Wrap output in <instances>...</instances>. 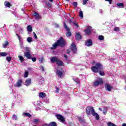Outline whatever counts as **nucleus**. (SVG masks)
Here are the masks:
<instances>
[{
    "label": "nucleus",
    "mask_w": 126,
    "mask_h": 126,
    "mask_svg": "<svg viewBox=\"0 0 126 126\" xmlns=\"http://www.w3.org/2000/svg\"><path fill=\"white\" fill-rule=\"evenodd\" d=\"M103 69V66L100 63H97L95 66L91 67V70L93 72L96 73L99 71L100 75L103 76L105 75L104 72L101 71Z\"/></svg>",
    "instance_id": "obj_1"
},
{
    "label": "nucleus",
    "mask_w": 126,
    "mask_h": 126,
    "mask_svg": "<svg viewBox=\"0 0 126 126\" xmlns=\"http://www.w3.org/2000/svg\"><path fill=\"white\" fill-rule=\"evenodd\" d=\"M86 112L89 116H90L91 114L92 116H94V117H95L96 120H99L100 118L99 117V115H98L97 113L95 112V109H94L92 106H88L86 108Z\"/></svg>",
    "instance_id": "obj_2"
},
{
    "label": "nucleus",
    "mask_w": 126,
    "mask_h": 126,
    "mask_svg": "<svg viewBox=\"0 0 126 126\" xmlns=\"http://www.w3.org/2000/svg\"><path fill=\"white\" fill-rule=\"evenodd\" d=\"M55 72L57 75H58L59 77H60V78H62L63 77V69L61 67H57L56 69V71H55Z\"/></svg>",
    "instance_id": "obj_3"
},
{
    "label": "nucleus",
    "mask_w": 126,
    "mask_h": 126,
    "mask_svg": "<svg viewBox=\"0 0 126 126\" xmlns=\"http://www.w3.org/2000/svg\"><path fill=\"white\" fill-rule=\"evenodd\" d=\"M100 84H103V79L101 78H97L95 81L94 82V86H98Z\"/></svg>",
    "instance_id": "obj_4"
},
{
    "label": "nucleus",
    "mask_w": 126,
    "mask_h": 126,
    "mask_svg": "<svg viewBox=\"0 0 126 126\" xmlns=\"http://www.w3.org/2000/svg\"><path fill=\"white\" fill-rule=\"evenodd\" d=\"M57 42L58 44V46H60V47H63V46L65 45V42L63 37L60 38Z\"/></svg>",
    "instance_id": "obj_5"
},
{
    "label": "nucleus",
    "mask_w": 126,
    "mask_h": 126,
    "mask_svg": "<svg viewBox=\"0 0 126 126\" xmlns=\"http://www.w3.org/2000/svg\"><path fill=\"white\" fill-rule=\"evenodd\" d=\"M63 24L65 29H66V31H67V32L66 33V37H70V36H71V32H69V28L67 27L65 22H64Z\"/></svg>",
    "instance_id": "obj_6"
},
{
    "label": "nucleus",
    "mask_w": 126,
    "mask_h": 126,
    "mask_svg": "<svg viewBox=\"0 0 126 126\" xmlns=\"http://www.w3.org/2000/svg\"><path fill=\"white\" fill-rule=\"evenodd\" d=\"M85 45L87 47H91L93 45V42H92V40L91 39H87L85 42Z\"/></svg>",
    "instance_id": "obj_7"
},
{
    "label": "nucleus",
    "mask_w": 126,
    "mask_h": 126,
    "mask_svg": "<svg viewBox=\"0 0 126 126\" xmlns=\"http://www.w3.org/2000/svg\"><path fill=\"white\" fill-rule=\"evenodd\" d=\"M105 87L107 91L111 92L112 91V89H113V87L111 86V85L109 84H105Z\"/></svg>",
    "instance_id": "obj_8"
},
{
    "label": "nucleus",
    "mask_w": 126,
    "mask_h": 126,
    "mask_svg": "<svg viewBox=\"0 0 126 126\" xmlns=\"http://www.w3.org/2000/svg\"><path fill=\"white\" fill-rule=\"evenodd\" d=\"M56 117L57 118L58 120H60L61 121V122H62V123H63V124H64V118H63V116L60 115V114H58L56 115Z\"/></svg>",
    "instance_id": "obj_9"
},
{
    "label": "nucleus",
    "mask_w": 126,
    "mask_h": 126,
    "mask_svg": "<svg viewBox=\"0 0 126 126\" xmlns=\"http://www.w3.org/2000/svg\"><path fill=\"white\" fill-rule=\"evenodd\" d=\"M92 30V28L91 27H89L87 29L85 30V33L86 35H90L91 33Z\"/></svg>",
    "instance_id": "obj_10"
},
{
    "label": "nucleus",
    "mask_w": 126,
    "mask_h": 126,
    "mask_svg": "<svg viewBox=\"0 0 126 126\" xmlns=\"http://www.w3.org/2000/svg\"><path fill=\"white\" fill-rule=\"evenodd\" d=\"M71 49L73 53H76L77 48L74 43H72L71 45Z\"/></svg>",
    "instance_id": "obj_11"
},
{
    "label": "nucleus",
    "mask_w": 126,
    "mask_h": 126,
    "mask_svg": "<svg viewBox=\"0 0 126 126\" xmlns=\"http://www.w3.org/2000/svg\"><path fill=\"white\" fill-rule=\"evenodd\" d=\"M22 85V80H18L16 84L14 85L15 87H21Z\"/></svg>",
    "instance_id": "obj_12"
},
{
    "label": "nucleus",
    "mask_w": 126,
    "mask_h": 126,
    "mask_svg": "<svg viewBox=\"0 0 126 126\" xmlns=\"http://www.w3.org/2000/svg\"><path fill=\"white\" fill-rule=\"evenodd\" d=\"M33 16H35V19L36 20L41 19V16L39 15V14L36 12L33 13Z\"/></svg>",
    "instance_id": "obj_13"
},
{
    "label": "nucleus",
    "mask_w": 126,
    "mask_h": 126,
    "mask_svg": "<svg viewBox=\"0 0 126 126\" xmlns=\"http://www.w3.org/2000/svg\"><path fill=\"white\" fill-rule=\"evenodd\" d=\"M24 56L28 59V60H30V59H31V54L28 52L24 53Z\"/></svg>",
    "instance_id": "obj_14"
},
{
    "label": "nucleus",
    "mask_w": 126,
    "mask_h": 126,
    "mask_svg": "<svg viewBox=\"0 0 126 126\" xmlns=\"http://www.w3.org/2000/svg\"><path fill=\"white\" fill-rule=\"evenodd\" d=\"M59 61V59L56 57H53L51 58V63H57Z\"/></svg>",
    "instance_id": "obj_15"
},
{
    "label": "nucleus",
    "mask_w": 126,
    "mask_h": 126,
    "mask_svg": "<svg viewBox=\"0 0 126 126\" xmlns=\"http://www.w3.org/2000/svg\"><path fill=\"white\" fill-rule=\"evenodd\" d=\"M22 116L23 117H28V118H31L32 117V115L29 113H24L22 114Z\"/></svg>",
    "instance_id": "obj_16"
},
{
    "label": "nucleus",
    "mask_w": 126,
    "mask_h": 126,
    "mask_svg": "<svg viewBox=\"0 0 126 126\" xmlns=\"http://www.w3.org/2000/svg\"><path fill=\"white\" fill-rule=\"evenodd\" d=\"M76 40H80L81 39V35H80V33H76L75 36Z\"/></svg>",
    "instance_id": "obj_17"
},
{
    "label": "nucleus",
    "mask_w": 126,
    "mask_h": 126,
    "mask_svg": "<svg viewBox=\"0 0 126 126\" xmlns=\"http://www.w3.org/2000/svg\"><path fill=\"white\" fill-rule=\"evenodd\" d=\"M31 84V79H28L26 80V86H28V85H30Z\"/></svg>",
    "instance_id": "obj_18"
},
{
    "label": "nucleus",
    "mask_w": 126,
    "mask_h": 126,
    "mask_svg": "<svg viewBox=\"0 0 126 126\" xmlns=\"http://www.w3.org/2000/svg\"><path fill=\"white\" fill-rule=\"evenodd\" d=\"M58 46H59V44H58V42H56L54 44H53V47H51L50 49L51 50H53L54 49H56Z\"/></svg>",
    "instance_id": "obj_19"
},
{
    "label": "nucleus",
    "mask_w": 126,
    "mask_h": 126,
    "mask_svg": "<svg viewBox=\"0 0 126 126\" xmlns=\"http://www.w3.org/2000/svg\"><path fill=\"white\" fill-rule=\"evenodd\" d=\"M39 97H40V98H44V97H46V94L43 92H41L39 93Z\"/></svg>",
    "instance_id": "obj_20"
},
{
    "label": "nucleus",
    "mask_w": 126,
    "mask_h": 126,
    "mask_svg": "<svg viewBox=\"0 0 126 126\" xmlns=\"http://www.w3.org/2000/svg\"><path fill=\"white\" fill-rule=\"evenodd\" d=\"M56 63L58 65H59V66H62V65H63V62L59 60V59Z\"/></svg>",
    "instance_id": "obj_21"
},
{
    "label": "nucleus",
    "mask_w": 126,
    "mask_h": 126,
    "mask_svg": "<svg viewBox=\"0 0 126 126\" xmlns=\"http://www.w3.org/2000/svg\"><path fill=\"white\" fill-rule=\"evenodd\" d=\"M4 5L7 7H10V6H11V4H10V3H9L8 1H5Z\"/></svg>",
    "instance_id": "obj_22"
},
{
    "label": "nucleus",
    "mask_w": 126,
    "mask_h": 126,
    "mask_svg": "<svg viewBox=\"0 0 126 126\" xmlns=\"http://www.w3.org/2000/svg\"><path fill=\"white\" fill-rule=\"evenodd\" d=\"M33 122L35 125H38V123H40V119H35L33 120Z\"/></svg>",
    "instance_id": "obj_23"
},
{
    "label": "nucleus",
    "mask_w": 126,
    "mask_h": 126,
    "mask_svg": "<svg viewBox=\"0 0 126 126\" xmlns=\"http://www.w3.org/2000/svg\"><path fill=\"white\" fill-rule=\"evenodd\" d=\"M78 119H79V121L80 123H81V124L82 125L85 124V120H84V119H83L81 118H79Z\"/></svg>",
    "instance_id": "obj_24"
},
{
    "label": "nucleus",
    "mask_w": 126,
    "mask_h": 126,
    "mask_svg": "<svg viewBox=\"0 0 126 126\" xmlns=\"http://www.w3.org/2000/svg\"><path fill=\"white\" fill-rule=\"evenodd\" d=\"M78 119H79V121L80 123H81V124L82 125L85 124V120H84V119H83L81 118H79Z\"/></svg>",
    "instance_id": "obj_25"
},
{
    "label": "nucleus",
    "mask_w": 126,
    "mask_h": 126,
    "mask_svg": "<svg viewBox=\"0 0 126 126\" xmlns=\"http://www.w3.org/2000/svg\"><path fill=\"white\" fill-rule=\"evenodd\" d=\"M16 35L19 39V43L23 42V38H22V37L19 36V35H18V34H16Z\"/></svg>",
    "instance_id": "obj_26"
},
{
    "label": "nucleus",
    "mask_w": 126,
    "mask_h": 126,
    "mask_svg": "<svg viewBox=\"0 0 126 126\" xmlns=\"http://www.w3.org/2000/svg\"><path fill=\"white\" fill-rule=\"evenodd\" d=\"M117 6L118 7H123L124 6V3H120V2H118L117 3Z\"/></svg>",
    "instance_id": "obj_27"
},
{
    "label": "nucleus",
    "mask_w": 126,
    "mask_h": 126,
    "mask_svg": "<svg viewBox=\"0 0 126 126\" xmlns=\"http://www.w3.org/2000/svg\"><path fill=\"white\" fill-rule=\"evenodd\" d=\"M27 29L29 32H32V27L30 25H29L27 27Z\"/></svg>",
    "instance_id": "obj_28"
},
{
    "label": "nucleus",
    "mask_w": 126,
    "mask_h": 126,
    "mask_svg": "<svg viewBox=\"0 0 126 126\" xmlns=\"http://www.w3.org/2000/svg\"><path fill=\"white\" fill-rule=\"evenodd\" d=\"M7 54L5 52H1L0 53V57H5L6 56Z\"/></svg>",
    "instance_id": "obj_29"
},
{
    "label": "nucleus",
    "mask_w": 126,
    "mask_h": 126,
    "mask_svg": "<svg viewBox=\"0 0 126 126\" xmlns=\"http://www.w3.org/2000/svg\"><path fill=\"white\" fill-rule=\"evenodd\" d=\"M27 41L28 43H31L32 42H33V41H32V37H28Z\"/></svg>",
    "instance_id": "obj_30"
},
{
    "label": "nucleus",
    "mask_w": 126,
    "mask_h": 126,
    "mask_svg": "<svg viewBox=\"0 0 126 126\" xmlns=\"http://www.w3.org/2000/svg\"><path fill=\"white\" fill-rule=\"evenodd\" d=\"M19 60H20V62L21 63H23V61L24 60V58H23V57L22 56H18Z\"/></svg>",
    "instance_id": "obj_31"
},
{
    "label": "nucleus",
    "mask_w": 126,
    "mask_h": 126,
    "mask_svg": "<svg viewBox=\"0 0 126 126\" xmlns=\"http://www.w3.org/2000/svg\"><path fill=\"white\" fill-rule=\"evenodd\" d=\"M108 126H116V125H115L114 123H112L111 122H109L107 123Z\"/></svg>",
    "instance_id": "obj_32"
},
{
    "label": "nucleus",
    "mask_w": 126,
    "mask_h": 126,
    "mask_svg": "<svg viewBox=\"0 0 126 126\" xmlns=\"http://www.w3.org/2000/svg\"><path fill=\"white\" fill-rule=\"evenodd\" d=\"M79 16H80L81 18H83V12H82V11H80L79 12Z\"/></svg>",
    "instance_id": "obj_33"
},
{
    "label": "nucleus",
    "mask_w": 126,
    "mask_h": 126,
    "mask_svg": "<svg viewBox=\"0 0 126 126\" xmlns=\"http://www.w3.org/2000/svg\"><path fill=\"white\" fill-rule=\"evenodd\" d=\"M8 45V42L7 41H6L5 43H3V47L4 48H6V46Z\"/></svg>",
    "instance_id": "obj_34"
},
{
    "label": "nucleus",
    "mask_w": 126,
    "mask_h": 126,
    "mask_svg": "<svg viewBox=\"0 0 126 126\" xmlns=\"http://www.w3.org/2000/svg\"><path fill=\"white\" fill-rule=\"evenodd\" d=\"M49 126H57V124L55 122H51L49 124Z\"/></svg>",
    "instance_id": "obj_35"
},
{
    "label": "nucleus",
    "mask_w": 126,
    "mask_h": 126,
    "mask_svg": "<svg viewBox=\"0 0 126 126\" xmlns=\"http://www.w3.org/2000/svg\"><path fill=\"white\" fill-rule=\"evenodd\" d=\"M98 40H100V41H102V40H104V36L99 35L98 36Z\"/></svg>",
    "instance_id": "obj_36"
},
{
    "label": "nucleus",
    "mask_w": 126,
    "mask_h": 126,
    "mask_svg": "<svg viewBox=\"0 0 126 126\" xmlns=\"http://www.w3.org/2000/svg\"><path fill=\"white\" fill-rule=\"evenodd\" d=\"M73 80H74L75 82H76V83H79V80L77 78H73Z\"/></svg>",
    "instance_id": "obj_37"
},
{
    "label": "nucleus",
    "mask_w": 126,
    "mask_h": 126,
    "mask_svg": "<svg viewBox=\"0 0 126 126\" xmlns=\"http://www.w3.org/2000/svg\"><path fill=\"white\" fill-rule=\"evenodd\" d=\"M6 61L9 63L11 61V57H7L6 58Z\"/></svg>",
    "instance_id": "obj_38"
},
{
    "label": "nucleus",
    "mask_w": 126,
    "mask_h": 126,
    "mask_svg": "<svg viewBox=\"0 0 126 126\" xmlns=\"http://www.w3.org/2000/svg\"><path fill=\"white\" fill-rule=\"evenodd\" d=\"M73 25L75 26L76 28H78V24L76 22H72Z\"/></svg>",
    "instance_id": "obj_39"
},
{
    "label": "nucleus",
    "mask_w": 126,
    "mask_h": 126,
    "mask_svg": "<svg viewBox=\"0 0 126 126\" xmlns=\"http://www.w3.org/2000/svg\"><path fill=\"white\" fill-rule=\"evenodd\" d=\"M29 74V73L28 72V71H26L24 74V77H28Z\"/></svg>",
    "instance_id": "obj_40"
},
{
    "label": "nucleus",
    "mask_w": 126,
    "mask_h": 126,
    "mask_svg": "<svg viewBox=\"0 0 126 126\" xmlns=\"http://www.w3.org/2000/svg\"><path fill=\"white\" fill-rule=\"evenodd\" d=\"M19 44L21 49H23V48H24V46H23V42H19Z\"/></svg>",
    "instance_id": "obj_41"
},
{
    "label": "nucleus",
    "mask_w": 126,
    "mask_h": 126,
    "mask_svg": "<svg viewBox=\"0 0 126 126\" xmlns=\"http://www.w3.org/2000/svg\"><path fill=\"white\" fill-rule=\"evenodd\" d=\"M102 112H103V114L104 115H106L107 114V109H104L103 110H102Z\"/></svg>",
    "instance_id": "obj_42"
},
{
    "label": "nucleus",
    "mask_w": 126,
    "mask_h": 126,
    "mask_svg": "<svg viewBox=\"0 0 126 126\" xmlns=\"http://www.w3.org/2000/svg\"><path fill=\"white\" fill-rule=\"evenodd\" d=\"M87 1H88V0H83V5H85V4H86V3H87Z\"/></svg>",
    "instance_id": "obj_43"
},
{
    "label": "nucleus",
    "mask_w": 126,
    "mask_h": 126,
    "mask_svg": "<svg viewBox=\"0 0 126 126\" xmlns=\"http://www.w3.org/2000/svg\"><path fill=\"white\" fill-rule=\"evenodd\" d=\"M114 31H116L117 32H118V31H120V28L118 27H115L114 28Z\"/></svg>",
    "instance_id": "obj_44"
},
{
    "label": "nucleus",
    "mask_w": 126,
    "mask_h": 126,
    "mask_svg": "<svg viewBox=\"0 0 126 126\" xmlns=\"http://www.w3.org/2000/svg\"><path fill=\"white\" fill-rule=\"evenodd\" d=\"M33 36H34L35 39H36V40H37V39H38V37H37V35L36 34L35 32H33Z\"/></svg>",
    "instance_id": "obj_45"
},
{
    "label": "nucleus",
    "mask_w": 126,
    "mask_h": 126,
    "mask_svg": "<svg viewBox=\"0 0 126 126\" xmlns=\"http://www.w3.org/2000/svg\"><path fill=\"white\" fill-rule=\"evenodd\" d=\"M25 50L27 51V52H29V51H30V48H28V47H26L25 48Z\"/></svg>",
    "instance_id": "obj_46"
},
{
    "label": "nucleus",
    "mask_w": 126,
    "mask_h": 126,
    "mask_svg": "<svg viewBox=\"0 0 126 126\" xmlns=\"http://www.w3.org/2000/svg\"><path fill=\"white\" fill-rule=\"evenodd\" d=\"M13 119L14 120H17V116H16V115H14L13 116Z\"/></svg>",
    "instance_id": "obj_47"
},
{
    "label": "nucleus",
    "mask_w": 126,
    "mask_h": 126,
    "mask_svg": "<svg viewBox=\"0 0 126 126\" xmlns=\"http://www.w3.org/2000/svg\"><path fill=\"white\" fill-rule=\"evenodd\" d=\"M73 5H74V6H75V7L77 6V2H74L73 3Z\"/></svg>",
    "instance_id": "obj_48"
},
{
    "label": "nucleus",
    "mask_w": 126,
    "mask_h": 126,
    "mask_svg": "<svg viewBox=\"0 0 126 126\" xmlns=\"http://www.w3.org/2000/svg\"><path fill=\"white\" fill-rule=\"evenodd\" d=\"M113 0H105L106 1H108L110 4H112V1Z\"/></svg>",
    "instance_id": "obj_49"
},
{
    "label": "nucleus",
    "mask_w": 126,
    "mask_h": 126,
    "mask_svg": "<svg viewBox=\"0 0 126 126\" xmlns=\"http://www.w3.org/2000/svg\"><path fill=\"white\" fill-rule=\"evenodd\" d=\"M60 91V89H59V88L56 87V92L57 93H59V92Z\"/></svg>",
    "instance_id": "obj_50"
},
{
    "label": "nucleus",
    "mask_w": 126,
    "mask_h": 126,
    "mask_svg": "<svg viewBox=\"0 0 126 126\" xmlns=\"http://www.w3.org/2000/svg\"><path fill=\"white\" fill-rule=\"evenodd\" d=\"M40 69H41V70L42 71H44V70H45V69H44V66H41L40 67Z\"/></svg>",
    "instance_id": "obj_51"
},
{
    "label": "nucleus",
    "mask_w": 126,
    "mask_h": 126,
    "mask_svg": "<svg viewBox=\"0 0 126 126\" xmlns=\"http://www.w3.org/2000/svg\"><path fill=\"white\" fill-rule=\"evenodd\" d=\"M44 61V58L43 57H41L40 58V60H39L40 63H42Z\"/></svg>",
    "instance_id": "obj_52"
},
{
    "label": "nucleus",
    "mask_w": 126,
    "mask_h": 126,
    "mask_svg": "<svg viewBox=\"0 0 126 126\" xmlns=\"http://www.w3.org/2000/svg\"><path fill=\"white\" fill-rule=\"evenodd\" d=\"M20 33L22 34L23 33V29L21 28L20 31Z\"/></svg>",
    "instance_id": "obj_53"
},
{
    "label": "nucleus",
    "mask_w": 126,
    "mask_h": 126,
    "mask_svg": "<svg viewBox=\"0 0 126 126\" xmlns=\"http://www.w3.org/2000/svg\"><path fill=\"white\" fill-rule=\"evenodd\" d=\"M32 60L33 62H36V58L35 57L32 58Z\"/></svg>",
    "instance_id": "obj_54"
},
{
    "label": "nucleus",
    "mask_w": 126,
    "mask_h": 126,
    "mask_svg": "<svg viewBox=\"0 0 126 126\" xmlns=\"http://www.w3.org/2000/svg\"><path fill=\"white\" fill-rule=\"evenodd\" d=\"M99 13L102 14V13H103V10L102 9H100L99 10Z\"/></svg>",
    "instance_id": "obj_55"
},
{
    "label": "nucleus",
    "mask_w": 126,
    "mask_h": 126,
    "mask_svg": "<svg viewBox=\"0 0 126 126\" xmlns=\"http://www.w3.org/2000/svg\"><path fill=\"white\" fill-rule=\"evenodd\" d=\"M64 58H65V59H67V56H66V55H64Z\"/></svg>",
    "instance_id": "obj_56"
},
{
    "label": "nucleus",
    "mask_w": 126,
    "mask_h": 126,
    "mask_svg": "<svg viewBox=\"0 0 126 126\" xmlns=\"http://www.w3.org/2000/svg\"><path fill=\"white\" fill-rule=\"evenodd\" d=\"M43 126H50V125H48V124H45V125H44Z\"/></svg>",
    "instance_id": "obj_57"
},
{
    "label": "nucleus",
    "mask_w": 126,
    "mask_h": 126,
    "mask_svg": "<svg viewBox=\"0 0 126 126\" xmlns=\"http://www.w3.org/2000/svg\"><path fill=\"white\" fill-rule=\"evenodd\" d=\"M122 126H126V124H125V123L123 124Z\"/></svg>",
    "instance_id": "obj_58"
},
{
    "label": "nucleus",
    "mask_w": 126,
    "mask_h": 126,
    "mask_svg": "<svg viewBox=\"0 0 126 126\" xmlns=\"http://www.w3.org/2000/svg\"><path fill=\"white\" fill-rule=\"evenodd\" d=\"M46 102L47 103V104H49V100H46Z\"/></svg>",
    "instance_id": "obj_59"
},
{
    "label": "nucleus",
    "mask_w": 126,
    "mask_h": 126,
    "mask_svg": "<svg viewBox=\"0 0 126 126\" xmlns=\"http://www.w3.org/2000/svg\"><path fill=\"white\" fill-rule=\"evenodd\" d=\"M98 110H99V111H101V112L103 111V110H102V109H101V108H98Z\"/></svg>",
    "instance_id": "obj_60"
},
{
    "label": "nucleus",
    "mask_w": 126,
    "mask_h": 126,
    "mask_svg": "<svg viewBox=\"0 0 126 126\" xmlns=\"http://www.w3.org/2000/svg\"><path fill=\"white\" fill-rule=\"evenodd\" d=\"M66 53H67V54H69V50H67Z\"/></svg>",
    "instance_id": "obj_61"
},
{
    "label": "nucleus",
    "mask_w": 126,
    "mask_h": 126,
    "mask_svg": "<svg viewBox=\"0 0 126 126\" xmlns=\"http://www.w3.org/2000/svg\"><path fill=\"white\" fill-rule=\"evenodd\" d=\"M49 0V1H51V2H53L54 0Z\"/></svg>",
    "instance_id": "obj_62"
},
{
    "label": "nucleus",
    "mask_w": 126,
    "mask_h": 126,
    "mask_svg": "<svg viewBox=\"0 0 126 126\" xmlns=\"http://www.w3.org/2000/svg\"><path fill=\"white\" fill-rule=\"evenodd\" d=\"M57 27H59V25H57Z\"/></svg>",
    "instance_id": "obj_63"
},
{
    "label": "nucleus",
    "mask_w": 126,
    "mask_h": 126,
    "mask_svg": "<svg viewBox=\"0 0 126 126\" xmlns=\"http://www.w3.org/2000/svg\"><path fill=\"white\" fill-rule=\"evenodd\" d=\"M67 0V1H69V0Z\"/></svg>",
    "instance_id": "obj_64"
}]
</instances>
